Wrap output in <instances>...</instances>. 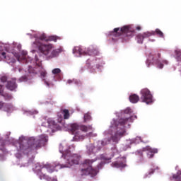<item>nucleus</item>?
Returning <instances> with one entry per match:
<instances>
[{
    "label": "nucleus",
    "mask_w": 181,
    "mask_h": 181,
    "mask_svg": "<svg viewBox=\"0 0 181 181\" xmlns=\"http://www.w3.org/2000/svg\"><path fill=\"white\" fill-rule=\"evenodd\" d=\"M48 140V136L45 134L40 135L37 139L30 137L27 142V145L23 144L21 143L18 144V151L22 152H26V151H35V149L42 148L43 145H45Z\"/></svg>",
    "instance_id": "f257e3e1"
},
{
    "label": "nucleus",
    "mask_w": 181,
    "mask_h": 181,
    "mask_svg": "<svg viewBox=\"0 0 181 181\" xmlns=\"http://www.w3.org/2000/svg\"><path fill=\"white\" fill-rule=\"evenodd\" d=\"M33 45H35L38 47L40 57L45 56L47 59H54V57H57L59 53H60V49H54L53 44H42L41 42H39V39L35 40Z\"/></svg>",
    "instance_id": "f03ea898"
},
{
    "label": "nucleus",
    "mask_w": 181,
    "mask_h": 181,
    "mask_svg": "<svg viewBox=\"0 0 181 181\" xmlns=\"http://www.w3.org/2000/svg\"><path fill=\"white\" fill-rule=\"evenodd\" d=\"M134 33V30L131 28L129 25H124L119 28H116L113 31L110 33V36H114V37H121L122 42H128Z\"/></svg>",
    "instance_id": "7ed1b4c3"
},
{
    "label": "nucleus",
    "mask_w": 181,
    "mask_h": 181,
    "mask_svg": "<svg viewBox=\"0 0 181 181\" xmlns=\"http://www.w3.org/2000/svg\"><path fill=\"white\" fill-rule=\"evenodd\" d=\"M129 122H132V117L113 120V125L117 129L115 136H112L114 142H117L118 137L122 136L125 134V125H129Z\"/></svg>",
    "instance_id": "20e7f679"
},
{
    "label": "nucleus",
    "mask_w": 181,
    "mask_h": 181,
    "mask_svg": "<svg viewBox=\"0 0 181 181\" xmlns=\"http://www.w3.org/2000/svg\"><path fill=\"white\" fill-rule=\"evenodd\" d=\"M59 152L62 153V156L66 159V163L61 168H71L74 165H78L80 163V156L78 154H71L69 150H63V147H59Z\"/></svg>",
    "instance_id": "39448f33"
},
{
    "label": "nucleus",
    "mask_w": 181,
    "mask_h": 181,
    "mask_svg": "<svg viewBox=\"0 0 181 181\" xmlns=\"http://www.w3.org/2000/svg\"><path fill=\"white\" fill-rule=\"evenodd\" d=\"M71 128L72 134L74 135V141H83V139H84V136L80 135V131H82L83 132H88V131H93V126L91 125H78L76 123L71 124Z\"/></svg>",
    "instance_id": "423d86ee"
},
{
    "label": "nucleus",
    "mask_w": 181,
    "mask_h": 181,
    "mask_svg": "<svg viewBox=\"0 0 181 181\" xmlns=\"http://www.w3.org/2000/svg\"><path fill=\"white\" fill-rule=\"evenodd\" d=\"M97 160H85L83 162V165L88 166L87 168H84L81 170V175L82 176H90L91 177H94V176H97V174L98 173V170L93 169V168L91 166L94 162H95Z\"/></svg>",
    "instance_id": "0eeeda50"
},
{
    "label": "nucleus",
    "mask_w": 181,
    "mask_h": 181,
    "mask_svg": "<svg viewBox=\"0 0 181 181\" xmlns=\"http://www.w3.org/2000/svg\"><path fill=\"white\" fill-rule=\"evenodd\" d=\"M74 54H78V56L88 55V56H98V50L94 48H88L87 51L84 50L81 47H75L73 49Z\"/></svg>",
    "instance_id": "6e6552de"
},
{
    "label": "nucleus",
    "mask_w": 181,
    "mask_h": 181,
    "mask_svg": "<svg viewBox=\"0 0 181 181\" xmlns=\"http://www.w3.org/2000/svg\"><path fill=\"white\" fill-rule=\"evenodd\" d=\"M141 98L140 100L141 103H146V104H152V94L148 88H144L141 90Z\"/></svg>",
    "instance_id": "1a4fd4ad"
},
{
    "label": "nucleus",
    "mask_w": 181,
    "mask_h": 181,
    "mask_svg": "<svg viewBox=\"0 0 181 181\" xmlns=\"http://www.w3.org/2000/svg\"><path fill=\"white\" fill-rule=\"evenodd\" d=\"M159 59H160V53H158L157 56L153 57V54H151L149 57V59L146 61L147 67H150L151 66V60L153 61V63H156L158 64V67L159 69H163V64H159Z\"/></svg>",
    "instance_id": "9d476101"
},
{
    "label": "nucleus",
    "mask_w": 181,
    "mask_h": 181,
    "mask_svg": "<svg viewBox=\"0 0 181 181\" xmlns=\"http://www.w3.org/2000/svg\"><path fill=\"white\" fill-rule=\"evenodd\" d=\"M0 60H6L8 63H15L16 60L12 57V54H8L4 51H0Z\"/></svg>",
    "instance_id": "9b49d317"
},
{
    "label": "nucleus",
    "mask_w": 181,
    "mask_h": 181,
    "mask_svg": "<svg viewBox=\"0 0 181 181\" xmlns=\"http://www.w3.org/2000/svg\"><path fill=\"white\" fill-rule=\"evenodd\" d=\"M151 35L152 34L149 33V31L145 32L143 34H138L136 35L137 43H140L141 45H142V43H144V39L151 37Z\"/></svg>",
    "instance_id": "f8f14e48"
},
{
    "label": "nucleus",
    "mask_w": 181,
    "mask_h": 181,
    "mask_svg": "<svg viewBox=\"0 0 181 181\" xmlns=\"http://www.w3.org/2000/svg\"><path fill=\"white\" fill-rule=\"evenodd\" d=\"M56 168H57V165H55L54 164H50V163H47L44 165L42 167L40 166L41 169H47V172L49 173H53L56 170Z\"/></svg>",
    "instance_id": "ddd939ff"
},
{
    "label": "nucleus",
    "mask_w": 181,
    "mask_h": 181,
    "mask_svg": "<svg viewBox=\"0 0 181 181\" xmlns=\"http://www.w3.org/2000/svg\"><path fill=\"white\" fill-rule=\"evenodd\" d=\"M16 79L12 78L11 81L7 82L6 88L10 90V91H13V90L16 89Z\"/></svg>",
    "instance_id": "4468645a"
},
{
    "label": "nucleus",
    "mask_w": 181,
    "mask_h": 181,
    "mask_svg": "<svg viewBox=\"0 0 181 181\" xmlns=\"http://www.w3.org/2000/svg\"><path fill=\"white\" fill-rule=\"evenodd\" d=\"M87 66L89 69H93V70H95V69H100V64L98 63V61H97V59L90 62L88 60Z\"/></svg>",
    "instance_id": "2eb2a0df"
},
{
    "label": "nucleus",
    "mask_w": 181,
    "mask_h": 181,
    "mask_svg": "<svg viewBox=\"0 0 181 181\" xmlns=\"http://www.w3.org/2000/svg\"><path fill=\"white\" fill-rule=\"evenodd\" d=\"M146 153H147V158H148V159H151L153 158L155 153H158V148H148Z\"/></svg>",
    "instance_id": "dca6fc26"
},
{
    "label": "nucleus",
    "mask_w": 181,
    "mask_h": 181,
    "mask_svg": "<svg viewBox=\"0 0 181 181\" xmlns=\"http://www.w3.org/2000/svg\"><path fill=\"white\" fill-rule=\"evenodd\" d=\"M114 158V154H111L110 156L107 154H102L100 156V159L102 160H105V163H110L111 162V159Z\"/></svg>",
    "instance_id": "f3484780"
},
{
    "label": "nucleus",
    "mask_w": 181,
    "mask_h": 181,
    "mask_svg": "<svg viewBox=\"0 0 181 181\" xmlns=\"http://www.w3.org/2000/svg\"><path fill=\"white\" fill-rule=\"evenodd\" d=\"M4 87L3 85H0V94L2 95V97H4L5 100H12V95L9 93H6L4 92V89H2Z\"/></svg>",
    "instance_id": "a211bd4d"
},
{
    "label": "nucleus",
    "mask_w": 181,
    "mask_h": 181,
    "mask_svg": "<svg viewBox=\"0 0 181 181\" xmlns=\"http://www.w3.org/2000/svg\"><path fill=\"white\" fill-rule=\"evenodd\" d=\"M149 33H151V36H155V35H157L158 37H165V35H163V33L158 28H156L155 31H151Z\"/></svg>",
    "instance_id": "6ab92c4d"
},
{
    "label": "nucleus",
    "mask_w": 181,
    "mask_h": 181,
    "mask_svg": "<svg viewBox=\"0 0 181 181\" xmlns=\"http://www.w3.org/2000/svg\"><path fill=\"white\" fill-rule=\"evenodd\" d=\"M40 69H42L41 66H37V67L33 68V67L29 66L28 71L30 74H37V73H39V70H40Z\"/></svg>",
    "instance_id": "aec40b11"
},
{
    "label": "nucleus",
    "mask_w": 181,
    "mask_h": 181,
    "mask_svg": "<svg viewBox=\"0 0 181 181\" xmlns=\"http://www.w3.org/2000/svg\"><path fill=\"white\" fill-rule=\"evenodd\" d=\"M129 101L132 103V104H136L138 101H139V96L136 94H132L129 96Z\"/></svg>",
    "instance_id": "412c9836"
},
{
    "label": "nucleus",
    "mask_w": 181,
    "mask_h": 181,
    "mask_svg": "<svg viewBox=\"0 0 181 181\" xmlns=\"http://www.w3.org/2000/svg\"><path fill=\"white\" fill-rule=\"evenodd\" d=\"M108 144H110V139H104L103 140L98 141V151H100L101 149V148H103V146H105V145H108Z\"/></svg>",
    "instance_id": "4be33fe9"
},
{
    "label": "nucleus",
    "mask_w": 181,
    "mask_h": 181,
    "mask_svg": "<svg viewBox=\"0 0 181 181\" xmlns=\"http://www.w3.org/2000/svg\"><path fill=\"white\" fill-rule=\"evenodd\" d=\"M111 165L112 168H124L125 166V164L121 161L113 162Z\"/></svg>",
    "instance_id": "5701e85b"
},
{
    "label": "nucleus",
    "mask_w": 181,
    "mask_h": 181,
    "mask_svg": "<svg viewBox=\"0 0 181 181\" xmlns=\"http://www.w3.org/2000/svg\"><path fill=\"white\" fill-rule=\"evenodd\" d=\"M39 176H40V179L42 180L43 179H46V180L48 181H57V179H52L51 177H49L47 175L43 174V173H38Z\"/></svg>",
    "instance_id": "b1692460"
},
{
    "label": "nucleus",
    "mask_w": 181,
    "mask_h": 181,
    "mask_svg": "<svg viewBox=\"0 0 181 181\" xmlns=\"http://www.w3.org/2000/svg\"><path fill=\"white\" fill-rule=\"evenodd\" d=\"M46 74H47V72H46V70L42 69L40 71L41 78H42V80H44L45 84L47 86V87H49V82H47L45 80V77H46Z\"/></svg>",
    "instance_id": "393cba45"
},
{
    "label": "nucleus",
    "mask_w": 181,
    "mask_h": 181,
    "mask_svg": "<svg viewBox=\"0 0 181 181\" xmlns=\"http://www.w3.org/2000/svg\"><path fill=\"white\" fill-rule=\"evenodd\" d=\"M172 180L175 181H181V171H178L177 174L173 175V178H171V180Z\"/></svg>",
    "instance_id": "a878e982"
},
{
    "label": "nucleus",
    "mask_w": 181,
    "mask_h": 181,
    "mask_svg": "<svg viewBox=\"0 0 181 181\" xmlns=\"http://www.w3.org/2000/svg\"><path fill=\"white\" fill-rule=\"evenodd\" d=\"M62 114L64 115V119H69L70 118V112H69V110L67 109L63 110Z\"/></svg>",
    "instance_id": "bb28decb"
},
{
    "label": "nucleus",
    "mask_w": 181,
    "mask_h": 181,
    "mask_svg": "<svg viewBox=\"0 0 181 181\" xmlns=\"http://www.w3.org/2000/svg\"><path fill=\"white\" fill-rule=\"evenodd\" d=\"M84 122H88V121H91V114L90 112L86 113L83 117Z\"/></svg>",
    "instance_id": "cd10ccee"
},
{
    "label": "nucleus",
    "mask_w": 181,
    "mask_h": 181,
    "mask_svg": "<svg viewBox=\"0 0 181 181\" xmlns=\"http://www.w3.org/2000/svg\"><path fill=\"white\" fill-rule=\"evenodd\" d=\"M58 39L60 38L56 35H51L47 37V42H57Z\"/></svg>",
    "instance_id": "c85d7f7f"
},
{
    "label": "nucleus",
    "mask_w": 181,
    "mask_h": 181,
    "mask_svg": "<svg viewBox=\"0 0 181 181\" xmlns=\"http://www.w3.org/2000/svg\"><path fill=\"white\" fill-rule=\"evenodd\" d=\"M37 39H38V42H40V40H45V42H47V37L46 36V34H42L39 37H36L35 40Z\"/></svg>",
    "instance_id": "c756f323"
},
{
    "label": "nucleus",
    "mask_w": 181,
    "mask_h": 181,
    "mask_svg": "<svg viewBox=\"0 0 181 181\" xmlns=\"http://www.w3.org/2000/svg\"><path fill=\"white\" fill-rule=\"evenodd\" d=\"M94 149H95V147L93 144H90L88 146V150L90 152V153L94 152Z\"/></svg>",
    "instance_id": "7c9ffc66"
},
{
    "label": "nucleus",
    "mask_w": 181,
    "mask_h": 181,
    "mask_svg": "<svg viewBox=\"0 0 181 181\" xmlns=\"http://www.w3.org/2000/svg\"><path fill=\"white\" fill-rule=\"evenodd\" d=\"M59 73H62V70L59 68H56L52 70V74H59Z\"/></svg>",
    "instance_id": "2f4dec72"
},
{
    "label": "nucleus",
    "mask_w": 181,
    "mask_h": 181,
    "mask_svg": "<svg viewBox=\"0 0 181 181\" xmlns=\"http://www.w3.org/2000/svg\"><path fill=\"white\" fill-rule=\"evenodd\" d=\"M6 81H8L6 76H2L0 79V83H6Z\"/></svg>",
    "instance_id": "473e14b6"
},
{
    "label": "nucleus",
    "mask_w": 181,
    "mask_h": 181,
    "mask_svg": "<svg viewBox=\"0 0 181 181\" xmlns=\"http://www.w3.org/2000/svg\"><path fill=\"white\" fill-rule=\"evenodd\" d=\"M104 165H105V162H100L98 165V170H100V169H103V167L104 166Z\"/></svg>",
    "instance_id": "72a5a7b5"
},
{
    "label": "nucleus",
    "mask_w": 181,
    "mask_h": 181,
    "mask_svg": "<svg viewBox=\"0 0 181 181\" xmlns=\"http://www.w3.org/2000/svg\"><path fill=\"white\" fill-rule=\"evenodd\" d=\"M131 112H132V110L129 107H127L126 110H124V114H131Z\"/></svg>",
    "instance_id": "f704fd0d"
},
{
    "label": "nucleus",
    "mask_w": 181,
    "mask_h": 181,
    "mask_svg": "<svg viewBox=\"0 0 181 181\" xmlns=\"http://www.w3.org/2000/svg\"><path fill=\"white\" fill-rule=\"evenodd\" d=\"M74 83L76 86H81V81L76 79H74Z\"/></svg>",
    "instance_id": "c9c22d12"
},
{
    "label": "nucleus",
    "mask_w": 181,
    "mask_h": 181,
    "mask_svg": "<svg viewBox=\"0 0 181 181\" xmlns=\"http://www.w3.org/2000/svg\"><path fill=\"white\" fill-rule=\"evenodd\" d=\"M21 80V81H26L28 80V76H22Z\"/></svg>",
    "instance_id": "e433bc0d"
},
{
    "label": "nucleus",
    "mask_w": 181,
    "mask_h": 181,
    "mask_svg": "<svg viewBox=\"0 0 181 181\" xmlns=\"http://www.w3.org/2000/svg\"><path fill=\"white\" fill-rule=\"evenodd\" d=\"M48 123V127H50V124H52V125H56V122H54V121H51V122H47Z\"/></svg>",
    "instance_id": "4c0bfd02"
},
{
    "label": "nucleus",
    "mask_w": 181,
    "mask_h": 181,
    "mask_svg": "<svg viewBox=\"0 0 181 181\" xmlns=\"http://www.w3.org/2000/svg\"><path fill=\"white\" fill-rule=\"evenodd\" d=\"M73 83H74V79H73V80L69 79V80L67 81L68 84H71Z\"/></svg>",
    "instance_id": "58836bf2"
},
{
    "label": "nucleus",
    "mask_w": 181,
    "mask_h": 181,
    "mask_svg": "<svg viewBox=\"0 0 181 181\" xmlns=\"http://www.w3.org/2000/svg\"><path fill=\"white\" fill-rule=\"evenodd\" d=\"M4 105H5V103H4L3 102H0V110H2Z\"/></svg>",
    "instance_id": "ea45409f"
},
{
    "label": "nucleus",
    "mask_w": 181,
    "mask_h": 181,
    "mask_svg": "<svg viewBox=\"0 0 181 181\" xmlns=\"http://www.w3.org/2000/svg\"><path fill=\"white\" fill-rule=\"evenodd\" d=\"M22 54H23V56H26V54H28V52H26V51H23L22 52Z\"/></svg>",
    "instance_id": "a19ab883"
},
{
    "label": "nucleus",
    "mask_w": 181,
    "mask_h": 181,
    "mask_svg": "<svg viewBox=\"0 0 181 181\" xmlns=\"http://www.w3.org/2000/svg\"><path fill=\"white\" fill-rule=\"evenodd\" d=\"M136 30H141V26L136 27Z\"/></svg>",
    "instance_id": "79ce46f5"
},
{
    "label": "nucleus",
    "mask_w": 181,
    "mask_h": 181,
    "mask_svg": "<svg viewBox=\"0 0 181 181\" xmlns=\"http://www.w3.org/2000/svg\"><path fill=\"white\" fill-rule=\"evenodd\" d=\"M35 60L36 62H39V58H37V55L35 56Z\"/></svg>",
    "instance_id": "37998d69"
},
{
    "label": "nucleus",
    "mask_w": 181,
    "mask_h": 181,
    "mask_svg": "<svg viewBox=\"0 0 181 181\" xmlns=\"http://www.w3.org/2000/svg\"><path fill=\"white\" fill-rule=\"evenodd\" d=\"M136 139H139V141H142L141 139V137H139V136H137V137L136 138Z\"/></svg>",
    "instance_id": "c03bdc74"
},
{
    "label": "nucleus",
    "mask_w": 181,
    "mask_h": 181,
    "mask_svg": "<svg viewBox=\"0 0 181 181\" xmlns=\"http://www.w3.org/2000/svg\"><path fill=\"white\" fill-rule=\"evenodd\" d=\"M164 63H165V64H168V61H164Z\"/></svg>",
    "instance_id": "a18cd8bd"
},
{
    "label": "nucleus",
    "mask_w": 181,
    "mask_h": 181,
    "mask_svg": "<svg viewBox=\"0 0 181 181\" xmlns=\"http://www.w3.org/2000/svg\"><path fill=\"white\" fill-rule=\"evenodd\" d=\"M18 60H19V57H17Z\"/></svg>",
    "instance_id": "49530a36"
},
{
    "label": "nucleus",
    "mask_w": 181,
    "mask_h": 181,
    "mask_svg": "<svg viewBox=\"0 0 181 181\" xmlns=\"http://www.w3.org/2000/svg\"><path fill=\"white\" fill-rule=\"evenodd\" d=\"M151 173H153V170H152V172H151Z\"/></svg>",
    "instance_id": "de8ad7c7"
}]
</instances>
